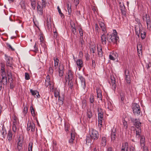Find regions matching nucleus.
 Masks as SVG:
<instances>
[{
	"label": "nucleus",
	"mask_w": 151,
	"mask_h": 151,
	"mask_svg": "<svg viewBox=\"0 0 151 151\" xmlns=\"http://www.w3.org/2000/svg\"><path fill=\"white\" fill-rule=\"evenodd\" d=\"M113 34L109 35L107 34V40L109 42H113L115 44L116 43L117 41L119 39V37L117 36V32L115 30H113Z\"/></svg>",
	"instance_id": "nucleus-1"
},
{
	"label": "nucleus",
	"mask_w": 151,
	"mask_h": 151,
	"mask_svg": "<svg viewBox=\"0 0 151 151\" xmlns=\"http://www.w3.org/2000/svg\"><path fill=\"white\" fill-rule=\"evenodd\" d=\"M133 112L135 115H139L140 113L139 106L137 103H134L132 105Z\"/></svg>",
	"instance_id": "nucleus-2"
},
{
	"label": "nucleus",
	"mask_w": 151,
	"mask_h": 151,
	"mask_svg": "<svg viewBox=\"0 0 151 151\" xmlns=\"http://www.w3.org/2000/svg\"><path fill=\"white\" fill-rule=\"evenodd\" d=\"M90 136L92 139L96 140L99 138V134L96 130L92 129L90 131Z\"/></svg>",
	"instance_id": "nucleus-3"
},
{
	"label": "nucleus",
	"mask_w": 151,
	"mask_h": 151,
	"mask_svg": "<svg viewBox=\"0 0 151 151\" xmlns=\"http://www.w3.org/2000/svg\"><path fill=\"white\" fill-rule=\"evenodd\" d=\"M14 120L13 122V125L12 129L14 133H16L17 131V126L18 125L17 121H18L17 118L15 116H14L12 117Z\"/></svg>",
	"instance_id": "nucleus-4"
},
{
	"label": "nucleus",
	"mask_w": 151,
	"mask_h": 151,
	"mask_svg": "<svg viewBox=\"0 0 151 151\" xmlns=\"http://www.w3.org/2000/svg\"><path fill=\"white\" fill-rule=\"evenodd\" d=\"M145 19L146 22L147 28L150 29L151 27V21L150 17L146 14L145 16L143 17L142 19L144 21L145 20Z\"/></svg>",
	"instance_id": "nucleus-5"
},
{
	"label": "nucleus",
	"mask_w": 151,
	"mask_h": 151,
	"mask_svg": "<svg viewBox=\"0 0 151 151\" xmlns=\"http://www.w3.org/2000/svg\"><path fill=\"white\" fill-rule=\"evenodd\" d=\"M131 120L134 123V125L136 127L137 129L141 128L140 127L141 123L140 122L139 119L131 118Z\"/></svg>",
	"instance_id": "nucleus-6"
},
{
	"label": "nucleus",
	"mask_w": 151,
	"mask_h": 151,
	"mask_svg": "<svg viewBox=\"0 0 151 151\" xmlns=\"http://www.w3.org/2000/svg\"><path fill=\"white\" fill-rule=\"evenodd\" d=\"M27 130L29 131L31 130L32 132L35 131V124L33 122L29 121L27 124Z\"/></svg>",
	"instance_id": "nucleus-7"
},
{
	"label": "nucleus",
	"mask_w": 151,
	"mask_h": 151,
	"mask_svg": "<svg viewBox=\"0 0 151 151\" xmlns=\"http://www.w3.org/2000/svg\"><path fill=\"white\" fill-rule=\"evenodd\" d=\"M1 79H0V81L4 85H6L7 83L6 74V72H3L1 74Z\"/></svg>",
	"instance_id": "nucleus-8"
},
{
	"label": "nucleus",
	"mask_w": 151,
	"mask_h": 151,
	"mask_svg": "<svg viewBox=\"0 0 151 151\" xmlns=\"http://www.w3.org/2000/svg\"><path fill=\"white\" fill-rule=\"evenodd\" d=\"M116 130L115 128H113L111 130V141L114 142L116 139Z\"/></svg>",
	"instance_id": "nucleus-9"
},
{
	"label": "nucleus",
	"mask_w": 151,
	"mask_h": 151,
	"mask_svg": "<svg viewBox=\"0 0 151 151\" xmlns=\"http://www.w3.org/2000/svg\"><path fill=\"white\" fill-rule=\"evenodd\" d=\"M106 33L103 32V34L101 35V42L102 44L103 45L106 44L107 42V35H106Z\"/></svg>",
	"instance_id": "nucleus-10"
},
{
	"label": "nucleus",
	"mask_w": 151,
	"mask_h": 151,
	"mask_svg": "<svg viewBox=\"0 0 151 151\" xmlns=\"http://www.w3.org/2000/svg\"><path fill=\"white\" fill-rule=\"evenodd\" d=\"M59 71H58V75L61 78L63 76V69L64 67L62 64L60 63L58 67Z\"/></svg>",
	"instance_id": "nucleus-11"
},
{
	"label": "nucleus",
	"mask_w": 151,
	"mask_h": 151,
	"mask_svg": "<svg viewBox=\"0 0 151 151\" xmlns=\"http://www.w3.org/2000/svg\"><path fill=\"white\" fill-rule=\"evenodd\" d=\"M58 94L57 96H58V102L60 105H62L63 103V100L64 98V95L63 94H60V93L58 92Z\"/></svg>",
	"instance_id": "nucleus-12"
},
{
	"label": "nucleus",
	"mask_w": 151,
	"mask_h": 151,
	"mask_svg": "<svg viewBox=\"0 0 151 151\" xmlns=\"http://www.w3.org/2000/svg\"><path fill=\"white\" fill-rule=\"evenodd\" d=\"M11 59V58L10 57H7V58L6 59V66L8 67L7 69H12L13 68L12 67V62L11 60H10Z\"/></svg>",
	"instance_id": "nucleus-13"
},
{
	"label": "nucleus",
	"mask_w": 151,
	"mask_h": 151,
	"mask_svg": "<svg viewBox=\"0 0 151 151\" xmlns=\"http://www.w3.org/2000/svg\"><path fill=\"white\" fill-rule=\"evenodd\" d=\"M79 78L80 80L82 87L84 89H85L86 87L85 80V78L82 76L80 75L79 76Z\"/></svg>",
	"instance_id": "nucleus-14"
},
{
	"label": "nucleus",
	"mask_w": 151,
	"mask_h": 151,
	"mask_svg": "<svg viewBox=\"0 0 151 151\" xmlns=\"http://www.w3.org/2000/svg\"><path fill=\"white\" fill-rule=\"evenodd\" d=\"M111 82L110 84L112 86V88L114 91L116 88V85L115 84V79L114 76H111Z\"/></svg>",
	"instance_id": "nucleus-15"
},
{
	"label": "nucleus",
	"mask_w": 151,
	"mask_h": 151,
	"mask_svg": "<svg viewBox=\"0 0 151 151\" xmlns=\"http://www.w3.org/2000/svg\"><path fill=\"white\" fill-rule=\"evenodd\" d=\"M22 141L20 138V137L18 139V142L17 145V149L19 151L22 148Z\"/></svg>",
	"instance_id": "nucleus-16"
},
{
	"label": "nucleus",
	"mask_w": 151,
	"mask_h": 151,
	"mask_svg": "<svg viewBox=\"0 0 151 151\" xmlns=\"http://www.w3.org/2000/svg\"><path fill=\"white\" fill-rule=\"evenodd\" d=\"M30 91L32 94L35 98H39L40 96L39 92L37 90H33L32 89H30Z\"/></svg>",
	"instance_id": "nucleus-17"
},
{
	"label": "nucleus",
	"mask_w": 151,
	"mask_h": 151,
	"mask_svg": "<svg viewBox=\"0 0 151 151\" xmlns=\"http://www.w3.org/2000/svg\"><path fill=\"white\" fill-rule=\"evenodd\" d=\"M106 107L109 110H112L113 106L110 101L107 100L105 104Z\"/></svg>",
	"instance_id": "nucleus-18"
},
{
	"label": "nucleus",
	"mask_w": 151,
	"mask_h": 151,
	"mask_svg": "<svg viewBox=\"0 0 151 151\" xmlns=\"http://www.w3.org/2000/svg\"><path fill=\"white\" fill-rule=\"evenodd\" d=\"M9 69H7V76L8 77V81H11L12 82L13 81V78H12V74L9 70Z\"/></svg>",
	"instance_id": "nucleus-19"
},
{
	"label": "nucleus",
	"mask_w": 151,
	"mask_h": 151,
	"mask_svg": "<svg viewBox=\"0 0 151 151\" xmlns=\"http://www.w3.org/2000/svg\"><path fill=\"white\" fill-rule=\"evenodd\" d=\"M42 8V7L38 3V6L37 7V12L38 14L40 15H42L43 13Z\"/></svg>",
	"instance_id": "nucleus-20"
},
{
	"label": "nucleus",
	"mask_w": 151,
	"mask_h": 151,
	"mask_svg": "<svg viewBox=\"0 0 151 151\" xmlns=\"http://www.w3.org/2000/svg\"><path fill=\"white\" fill-rule=\"evenodd\" d=\"M45 85L46 87H47L49 86H51V84L50 83V76L47 75L46 76V78L45 79Z\"/></svg>",
	"instance_id": "nucleus-21"
},
{
	"label": "nucleus",
	"mask_w": 151,
	"mask_h": 151,
	"mask_svg": "<svg viewBox=\"0 0 151 151\" xmlns=\"http://www.w3.org/2000/svg\"><path fill=\"white\" fill-rule=\"evenodd\" d=\"M140 137V145L143 148H144V147H145V137L142 135Z\"/></svg>",
	"instance_id": "nucleus-22"
},
{
	"label": "nucleus",
	"mask_w": 151,
	"mask_h": 151,
	"mask_svg": "<svg viewBox=\"0 0 151 151\" xmlns=\"http://www.w3.org/2000/svg\"><path fill=\"white\" fill-rule=\"evenodd\" d=\"M68 79V80L72 81L73 79V72L70 70H69L67 73Z\"/></svg>",
	"instance_id": "nucleus-23"
},
{
	"label": "nucleus",
	"mask_w": 151,
	"mask_h": 151,
	"mask_svg": "<svg viewBox=\"0 0 151 151\" xmlns=\"http://www.w3.org/2000/svg\"><path fill=\"white\" fill-rule=\"evenodd\" d=\"M97 48L99 55L100 57H102L103 56V51L102 47L100 45L97 46Z\"/></svg>",
	"instance_id": "nucleus-24"
},
{
	"label": "nucleus",
	"mask_w": 151,
	"mask_h": 151,
	"mask_svg": "<svg viewBox=\"0 0 151 151\" xmlns=\"http://www.w3.org/2000/svg\"><path fill=\"white\" fill-rule=\"evenodd\" d=\"M99 24L103 32L104 33H106V27L104 24L103 23L101 22H99Z\"/></svg>",
	"instance_id": "nucleus-25"
},
{
	"label": "nucleus",
	"mask_w": 151,
	"mask_h": 151,
	"mask_svg": "<svg viewBox=\"0 0 151 151\" xmlns=\"http://www.w3.org/2000/svg\"><path fill=\"white\" fill-rule=\"evenodd\" d=\"M96 90L97 93V97L100 98L101 99V100H102V95L101 90L98 87L96 88Z\"/></svg>",
	"instance_id": "nucleus-26"
},
{
	"label": "nucleus",
	"mask_w": 151,
	"mask_h": 151,
	"mask_svg": "<svg viewBox=\"0 0 151 151\" xmlns=\"http://www.w3.org/2000/svg\"><path fill=\"white\" fill-rule=\"evenodd\" d=\"M40 41L41 42L40 44L42 45V46L45 47L46 46L45 42L44 40V38L42 35H40Z\"/></svg>",
	"instance_id": "nucleus-27"
},
{
	"label": "nucleus",
	"mask_w": 151,
	"mask_h": 151,
	"mask_svg": "<svg viewBox=\"0 0 151 151\" xmlns=\"http://www.w3.org/2000/svg\"><path fill=\"white\" fill-rule=\"evenodd\" d=\"M141 128H138L136 129V137L139 138L141 137Z\"/></svg>",
	"instance_id": "nucleus-28"
},
{
	"label": "nucleus",
	"mask_w": 151,
	"mask_h": 151,
	"mask_svg": "<svg viewBox=\"0 0 151 151\" xmlns=\"http://www.w3.org/2000/svg\"><path fill=\"white\" fill-rule=\"evenodd\" d=\"M77 64L78 68L80 69L83 66V62L82 60L78 59L77 61Z\"/></svg>",
	"instance_id": "nucleus-29"
},
{
	"label": "nucleus",
	"mask_w": 151,
	"mask_h": 151,
	"mask_svg": "<svg viewBox=\"0 0 151 151\" xmlns=\"http://www.w3.org/2000/svg\"><path fill=\"white\" fill-rule=\"evenodd\" d=\"M13 135V134L12 133V132L10 130L8 132V140L10 141L12 139V137Z\"/></svg>",
	"instance_id": "nucleus-30"
},
{
	"label": "nucleus",
	"mask_w": 151,
	"mask_h": 151,
	"mask_svg": "<svg viewBox=\"0 0 151 151\" xmlns=\"http://www.w3.org/2000/svg\"><path fill=\"white\" fill-rule=\"evenodd\" d=\"M106 138L105 137H103L101 139V143L102 145L104 146H105L106 144Z\"/></svg>",
	"instance_id": "nucleus-31"
},
{
	"label": "nucleus",
	"mask_w": 151,
	"mask_h": 151,
	"mask_svg": "<svg viewBox=\"0 0 151 151\" xmlns=\"http://www.w3.org/2000/svg\"><path fill=\"white\" fill-rule=\"evenodd\" d=\"M87 116L89 119H90L92 116V112L90 110H88L87 112Z\"/></svg>",
	"instance_id": "nucleus-32"
},
{
	"label": "nucleus",
	"mask_w": 151,
	"mask_h": 151,
	"mask_svg": "<svg viewBox=\"0 0 151 151\" xmlns=\"http://www.w3.org/2000/svg\"><path fill=\"white\" fill-rule=\"evenodd\" d=\"M75 139V135L74 134L72 133H71V138L69 141V142L70 143H72L73 142V140Z\"/></svg>",
	"instance_id": "nucleus-33"
},
{
	"label": "nucleus",
	"mask_w": 151,
	"mask_h": 151,
	"mask_svg": "<svg viewBox=\"0 0 151 151\" xmlns=\"http://www.w3.org/2000/svg\"><path fill=\"white\" fill-rule=\"evenodd\" d=\"M31 5L32 8L35 9L36 5V2L35 0H31Z\"/></svg>",
	"instance_id": "nucleus-34"
},
{
	"label": "nucleus",
	"mask_w": 151,
	"mask_h": 151,
	"mask_svg": "<svg viewBox=\"0 0 151 151\" xmlns=\"http://www.w3.org/2000/svg\"><path fill=\"white\" fill-rule=\"evenodd\" d=\"M1 132L2 136L4 137V136L6 135V130L3 127Z\"/></svg>",
	"instance_id": "nucleus-35"
},
{
	"label": "nucleus",
	"mask_w": 151,
	"mask_h": 151,
	"mask_svg": "<svg viewBox=\"0 0 151 151\" xmlns=\"http://www.w3.org/2000/svg\"><path fill=\"white\" fill-rule=\"evenodd\" d=\"M98 119H103V114L101 112H99V111L98 110Z\"/></svg>",
	"instance_id": "nucleus-36"
},
{
	"label": "nucleus",
	"mask_w": 151,
	"mask_h": 151,
	"mask_svg": "<svg viewBox=\"0 0 151 151\" xmlns=\"http://www.w3.org/2000/svg\"><path fill=\"white\" fill-rule=\"evenodd\" d=\"M57 9L61 17L62 18H64V14L61 12V11L58 6H57Z\"/></svg>",
	"instance_id": "nucleus-37"
},
{
	"label": "nucleus",
	"mask_w": 151,
	"mask_h": 151,
	"mask_svg": "<svg viewBox=\"0 0 151 151\" xmlns=\"http://www.w3.org/2000/svg\"><path fill=\"white\" fill-rule=\"evenodd\" d=\"M128 145V143L126 142L124 145H123L122 147L121 151H125V148Z\"/></svg>",
	"instance_id": "nucleus-38"
},
{
	"label": "nucleus",
	"mask_w": 151,
	"mask_h": 151,
	"mask_svg": "<svg viewBox=\"0 0 151 151\" xmlns=\"http://www.w3.org/2000/svg\"><path fill=\"white\" fill-rule=\"evenodd\" d=\"M126 81L127 83L130 84V83L131 80L130 76H128L125 77Z\"/></svg>",
	"instance_id": "nucleus-39"
},
{
	"label": "nucleus",
	"mask_w": 151,
	"mask_h": 151,
	"mask_svg": "<svg viewBox=\"0 0 151 151\" xmlns=\"http://www.w3.org/2000/svg\"><path fill=\"white\" fill-rule=\"evenodd\" d=\"M30 110L32 116H35V111L33 106H30Z\"/></svg>",
	"instance_id": "nucleus-40"
},
{
	"label": "nucleus",
	"mask_w": 151,
	"mask_h": 151,
	"mask_svg": "<svg viewBox=\"0 0 151 151\" xmlns=\"http://www.w3.org/2000/svg\"><path fill=\"white\" fill-rule=\"evenodd\" d=\"M51 23V22L50 19H49L48 18H47V25L48 27L49 28V27H50Z\"/></svg>",
	"instance_id": "nucleus-41"
},
{
	"label": "nucleus",
	"mask_w": 151,
	"mask_h": 151,
	"mask_svg": "<svg viewBox=\"0 0 151 151\" xmlns=\"http://www.w3.org/2000/svg\"><path fill=\"white\" fill-rule=\"evenodd\" d=\"M46 4H47V3L46 2V0H42V7L45 8Z\"/></svg>",
	"instance_id": "nucleus-42"
},
{
	"label": "nucleus",
	"mask_w": 151,
	"mask_h": 151,
	"mask_svg": "<svg viewBox=\"0 0 151 151\" xmlns=\"http://www.w3.org/2000/svg\"><path fill=\"white\" fill-rule=\"evenodd\" d=\"M72 27V31L73 34H75L76 32V29L75 26L74 25H71Z\"/></svg>",
	"instance_id": "nucleus-43"
},
{
	"label": "nucleus",
	"mask_w": 151,
	"mask_h": 151,
	"mask_svg": "<svg viewBox=\"0 0 151 151\" xmlns=\"http://www.w3.org/2000/svg\"><path fill=\"white\" fill-rule=\"evenodd\" d=\"M69 81V83H68V86H69V88H70V89H72L73 88V83L72 81Z\"/></svg>",
	"instance_id": "nucleus-44"
},
{
	"label": "nucleus",
	"mask_w": 151,
	"mask_h": 151,
	"mask_svg": "<svg viewBox=\"0 0 151 151\" xmlns=\"http://www.w3.org/2000/svg\"><path fill=\"white\" fill-rule=\"evenodd\" d=\"M90 101L91 103L93 104L94 101V97L93 95H91L90 98Z\"/></svg>",
	"instance_id": "nucleus-45"
},
{
	"label": "nucleus",
	"mask_w": 151,
	"mask_h": 151,
	"mask_svg": "<svg viewBox=\"0 0 151 151\" xmlns=\"http://www.w3.org/2000/svg\"><path fill=\"white\" fill-rule=\"evenodd\" d=\"M86 140V143L90 144L91 143V139L89 137H87Z\"/></svg>",
	"instance_id": "nucleus-46"
},
{
	"label": "nucleus",
	"mask_w": 151,
	"mask_h": 151,
	"mask_svg": "<svg viewBox=\"0 0 151 151\" xmlns=\"http://www.w3.org/2000/svg\"><path fill=\"white\" fill-rule=\"evenodd\" d=\"M143 33H142V32H141V36L142 39H145V33L144 32H142Z\"/></svg>",
	"instance_id": "nucleus-47"
},
{
	"label": "nucleus",
	"mask_w": 151,
	"mask_h": 151,
	"mask_svg": "<svg viewBox=\"0 0 151 151\" xmlns=\"http://www.w3.org/2000/svg\"><path fill=\"white\" fill-rule=\"evenodd\" d=\"M124 73L125 75V77L129 76V71L127 69H126L125 70Z\"/></svg>",
	"instance_id": "nucleus-48"
},
{
	"label": "nucleus",
	"mask_w": 151,
	"mask_h": 151,
	"mask_svg": "<svg viewBox=\"0 0 151 151\" xmlns=\"http://www.w3.org/2000/svg\"><path fill=\"white\" fill-rule=\"evenodd\" d=\"M125 7H122V8L121 9V10L122 14L124 16H125L126 14V12L125 10Z\"/></svg>",
	"instance_id": "nucleus-49"
},
{
	"label": "nucleus",
	"mask_w": 151,
	"mask_h": 151,
	"mask_svg": "<svg viewBox=\"0 0 151 151\" xmlns=\"http://www.w3.org/2000/svg\"><path fill=\"white\" fill-rule=\"evenodd\" d=\"M137 50H142V45L141 44H139L138 45L137 47Z\"/></svg>",
	"instance_id": "nucleus-50"
},
{
	"label": "nucleus",
	"mask_w": 151,
	"mask_h": 151,
	"mask_svg": "<svg viewBox=\"0 0 151 151\" xmlns=\"http://www.w3.org/2000/svg\"><path fill=\"white\" fill-rule=\"evenodd\" d=\"M102 120L100 119H98V125L100 127H101L102 126Z\"/></svg>",
	"instance_id": "nucleus-51"
},
{
	"label": "nucleus",
	"mask_w": 151,
	"mask_h": 151,
	"mask_svg": "<svg viewBox=\"0 0 151 151\" xmlns=\"http://www.w3.org/2000/svg\"><path fill=\"white\" fill-rule=\"evenodd\" d=\"M25 76L26 79L28 80L29 79V75L28 73H26L25 74Z\"/></svg>",
	"instance_id": "nucleus-52"
},
{
	"label": "nucleus",
	"mask_w": 151,
	"mask_h": 151,
	"mask_svg": "<svg viewBox=\"0 0 151 151\" xmlns=\"http://www.w3.org/2000/svg\"><path fill=\"white\" fill-rule=\"evenodd\" d=\"M86 101L85 100H83L82 101V106L85 107L86 106Z\"/></svg>",
	"instance_id": "nucleus-53"
},
{
	"label": "nucleus",
	"mask_w": 151,
	"mask_h": 151,
	"mask_svg": "<svg viewBox=\"0 0 151 151\" xmlns=\"http://www.w3.org/2000/svg\"><path fill=\"white\" fill-rule=\"evenodd\" d=\"M6 46L9 47V48H10L11 49V50H12V51H14V49L12 47V46H11V45L9 44V43H7L6 44Z\"/></svg>",
	"instance_id": "nucleus-54"
},
{
	"label": "nucleus",
	"mask_w": 151,
	"mask_h": 151,
	"mask_svg": "<svg viewBox=\"0 0 151 151\" xmlns=\"http://www.w3.org/2000/svg\"><path fill=\"white\" fill-rule=\"evenodd\" d=\"M79 31L80 35L81 36H83V32L82 29L81 28H80L79 29Z\"/></svg>",
	"instance_id": "nucleus-55"
},
{
	"label": "nucleus",
	"mask_w": 151,
	"mask_h": 151,
	"mask_svg": "<svg viewBox=\"0 0 151 151\" xmlns=\"http://www.w3.org/2000/svg\"><path fill=\"white\" fill-rule=\"evenodd\" d=\"M28 110V108L27 107H24V110L23 111V113L25 114H26Z\"/></svg>",
	"instance_id": "nucleus-56"
},
{
	"label": "nucleus",
	"mask_w": 151,
	"mask_h": 151,
	"mask_svg": "<svg viewBox=\"0 0 151 151\" xmlns=\"http://www.w3.org/2000/svg\"><path fill=\"white\" fill-rule=\"evenodd\" d=\"M114 55L115 54H113L112 55H109V57L110 60H115V58L114 57Z\"/></svg>",
	"instance_id": "nucleus-57"
},
{
	"label": "nucleus",
	"mask_w": 151,
	"mask_h": 151,
	"mask_svg": "<svg viewBox=\"0 0 151 151\" xmlns=\"http://www.w3.org/2000/svg\"><path fill=\"white\" fill-rule=\"evenodd\" d=\"M68 10L69 13L71 12V9L70 6H69V4H68Z\"/></svg>",
	"instance_id": "nucleus-58"
},
{
	"label": "nucleus",
	"mask_w": 151,
	"mask_h": 151,
	"mask_svg": "<svg viewBox=\"0 0 151 151\" xmlns=\"http://www.w3.org/2000/svg\"><path fill=\"white\" fill-rule=\"evenodd\" d=\"M33 143L32 142H30L29 144L28 149H32Z\"/></svg>",
	"instance_id": "nucleus-59"
},
{
	"label": "nucleus",
	"mask_w": 151,
	"mask_h": 151,
	"mask_svg": "<svg viewBox=\"0 0 151 151\" xmlns=\"http://www.w3.org/2000/svg\"><path fill=\"white\" fill-rule=\"evenodd\" d=\"M79 0H74V2L76 6H77L79 3Z\"/></svg>",
	"instance_id": "nucleus-60"
},
{
	"label": "nucleus",
	"mask_w": 151,
	"mask_h": 151,
	"mask_svg": "<svg viewBox=\"0 0 151 151\" xmlns=\"http://www.w3.org/2000/svg\"><path fill=\"white\" fill-rule=\"evenodd\" d=\"M123 125H124V128H125V129H127L128 127V125L127 124V122H123Z\"/></svg>",
	"instance_id": "nucleus-61"
},
{
	"label": "nucleus",
	"mask_w": 151,
	"mask_h": 151,
	"mask_svg": "<svg viewBox=\"0 0 151 151\" xmlns=\"http://www.w3.org/2000/svg\"><path fill=\"white\" fill-rule=\"evenodd\" d=\"M130 151H136L134 147L131 146L129 148Z\"/></svg>",
	"instance_id": "nucleus-62"
},
{
	"label": "nucleus",
	"mask_w": 151,
	"mask_h": 151,
	"mask_svg": "<svg viewBox=\"0 0 151 151\" xmlns=\"http://www.w3.org/2000/svg\"><path fill=\"white\" fill-rule=\"evenodd\" d=\"M135 21L137 22L138 24H140L141 26H142V25L140 23V20L138 18H136L135 19Z\"/></svg>",
	"instance_id": "nucleus-63"
},
{
	"label": "nucleus",
	"mask_w": 151,
	"mask_h": 151,
	"mask_svg": "<svg viewBox=\"0 0 151 151\" xmlns=\"http://www.w3.org/2000/svg\"><path fill=\"white\" fill-rule=\"evenodd\" d=\"M137 51L138 55L139 56L142 55V50H138Z\"/></svg>",
	"instance_id": "nucleus-64"
}]
</instances>
